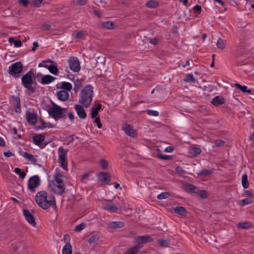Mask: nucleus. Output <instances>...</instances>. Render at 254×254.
<instances>
[{"label":"nucleus","mask_w":254,"mask_h":254,"mask_svg":"<svg viewBox=\"0 0 254 254\" xmlns=\"http://www.w3.org/2000/svg\"><path fill=\"white\" fill-rule=\"evenodd\" d=\"M35 201L37 204L44 209H47L51 206L55 209L57 208L55 197L53 195H48L45 190L39 191L35 196Z\"/></svg>","instance_id":"nucleus-1"},{"label":"nucleus","mask_w":254,"mask_h":254,"mask_svg":"<svg viewBox=\"0 0 254 254\" xmlns=\"http://www.w3.org/2000/svg\"><path fill=\"white\" fill-rule=\"evenodd\" d=\"M93 97V88L91 85H87L82 89L80 92L79 103L85 108H88L92 103Z\"/></svg>","instance_id":"nucleus-2"},{"label":"nucleus","mask_w":254,"mask_h":254,"mask_svg":"<svg viewBox=\"0 0 254 254\" xmlns=\"http://www.w3.org/2000/svg\"><path fill=\"white\" fill-rule=\"evenodd\" d=\"M66 108H63L54 103H52V107L48 109L49 115L57 121L61 119H65Z\"/></svg>","instance_id":"nucleus-3"},{"label":"nucleus","mask_w":254,"mask_h":254,"mask_svg":"<svg viewBox=\"0 0 254 254\" xmlns=\"http://www.w3.org/2000/svg\"><path fill=\"white\" fill-rule=\"evenodd\" d=\"M34 75V71L32 70H29L27 73L23 75L21 78L22 84L27 90L30 92H34L35 88L33 87V83L32 76Z\"/></svg>","instance_id":"nucleus-4"},{"label":"nucleus","mask_w":254,"mask_h":254,"mask_svg":"<svg viewBox=\"0 0 254 254\" xmlns=\"http://www.w3.org/2000/svg\"><path fill=\"white\" fill-rule=\"evenodd\" d=\"M67 152L68 149H65L62 147H60L58 149V162L60 164V166L65 171H68L67 161L66 159Z\"/></svg>","instance_id":"nucleus-5"},{"label":"nucleus","mask_w":254,"mask_h":254,"mask_svg":"<svg viewBox=\"0 0 254 254\" xmlns=\"http://www.w3.org/2000/svg\"><path fill=\"white\" fill-rule=\"evenodd\" d=\"M102 208L110 212L117 213H120L122 210L121 206L114 203L111 200H107L106 202L103 203Z\"/></svg>","instance_id":"nucleus-6"},{"label":"nucleus","mask_w":254,"mask_h":254,"mask_svg":"<svg viewBox=\"0 0 254 254\" xmlns=\"http://www.w3.org/2000/svg\"><path fill=\"white\" fill-rule=\"evenodd\" d=\"M23 68V66L21 62H16L9 66L8 73L11 76H15L17 74L20 73Z\"/></svg>","instance_id":"nucleus-7"},{"label":"nucleus","mask_w":254,"mask_h":254,"mask_svg":"<svg viewBox=\"0 0 254 254\" xmlns=\"http://www.w3.org/2000/svg\"><path fill=\"white\" fill-rule=\"evenodd\" d=\"M68 63L71 70L74 72H78L80 69V63L78 59L74 57H70Z\"/></svg>","instance_id":"nucleus-8"},{"label":"nucleus","mask_w":254,"mask_h":254,"mask_svg":"<svg viewBox=\"0 0 254 254\" xmlns=\"http://www.w3.org/2000/svg\"><path fill=\"white\" fill-rule=\"evenodd\" d=\"M49 187L55 193L60 195H62L64 192L65 189L64 184H50Z\"/></svg>","instance_id":"nucleus-9"},{"label":"nucleus","mask_w":254,"mask_h":254,"mask_svg":"<svg viewBox=\"0 0 254 254\" xmlns=\"http://www.w3.org/2000/svg\"><path fill=\"white\" fill-rule=\"evenodd\" d=\"M40 179L38 176L31 177L28 181V189L31 191H34L35 189L39 185Z\"/></svg>","instance_id":"nucleus-10"},{"label":"nucleus","mask_w":254,"mask_h":254,"mask_svg":"<svg viewBox=\"0 0 254 254\" xmlns=\"http://www.w3.org/2000/svg\"><path fill=\"white\" fill-rule=\"evenodd\" d=\"M122 129L127 135L131 137L134 138L137 135L136 130L134 129L133 127L129 125H124L122 127Z\"/></svg>","instance_id":"nucleus-11"},{"label":"nucleus","mask_w":254,"mask_h":254,"mask_svg":"<svg viewBox=\"0 0 254 254\" xmlns=\"http://www.w3.org/2000/svg\"><path fill=\"white\" fill-rule=\"evenodd\" d=\"M45 138V135L36 134L33 136V141L36 145L39 146L41 148H43L46 145V144L42 143Z\"/></svg>","instance_id":"nucleus-12"},{"label":"nucleus","mask_w":254,"mask_h":254,"mask_svg":"<svg viewBox=\"0 0 254 254\" xmlns=\"http://www.w3.org/2000/svg\"><path fill=\"white\" fill-rule=\"evenodd\" d=\"M23 214L25 217V219L27 222L32 226H35L36 225V222L35 218L32 213L27 209L23 210Z\"/></svg>","instance_id":"nucleus-13"},{"label":"nucleus","mask_w":254,"mask_h":254,"mask_svg":"<svg viewBox=\"0 0 254 254\" xmlns=\"http://www.w3.org/2000/svg\"><path fill=\"white\" fill-rule=\"evenodd\" d=\"M83 105L76 104L74 105L75 110L78 116V117L81 119H84L86 117V113L84 109Z\"/></svg>","instance_id":"nucleus-14"},{"label":"nucleus","mask_w":254,"mask_h":254,"mask_svg":"<svg viewBox=\"0 0 254 254\" xmlns=\"http://www.w3.org/2000/svg\"><path fill=\"white\" fill-rule=\"evenodd\" d=\"M153 239L149 236H139L135 238V242L138 245L141 244H145L152 242Z\"/></svg>","instance_id":"nucleus-15"},{"label":"nucleus","mask_w":254,"mask_h":254,"mask_svg":"<svg viewBox=\"0 0 254 254\" xmlns=\"http://www.w3.org/2000/svg\"><path fill=\"white\" fill-rule=\"evenodd\" d=\"M11 102L15 108V112L17 113H20L21 111V109L20 101L19 98L17 96L12 97V99L11 100Z\"/></svg>","instance_id":"nucleus-16"},{"label":"nucleus","mask_w":254,"mask_h":254,"mask_svg":"<svg viewBox=\"0 0 254 254\" xmlns=\"http://www.w3.org/2000/svg\"><path fill=\"white\" fill-rule=\"evenodd\" d=\"M19 154L24 157L26 159L30 161L34 164H36L37 161V159L31 154H29L27 152H22L21 150L19 152Z\"/></svg>","instance_id":"nucleus-17"},{"label":"nucleus","mask_w":254,"mask_h":254,"mask_svg":"<svg viewBox=\"0 0 254 254\" xmlns=\"http://www.w3.org/2000/svg\"><path fill=\"white\" fill-rule=\"evenodd\" d=\"M125 224L122 221H113L108 223V227L112 229H116L123 228Z\"/></svg>","instance_id":"nucleus-18"},{"label":"nucleus","mask_w":254,"mask_h":254,"mask_svg":"<svg viewBox=\"0 0 254 254\" xmlns=\"http://www.w3.org/2000/svg\"><path fill=\"white\" fill-rule=\"evenodd\" d=\"M98 178L100 181L104 184H107L110 180L109 173L106 172H100L98 175Z\"/></svg>","instance_id":"nucleus-19"},{"label":"nucleus","mask_w":254,"mask_h":254,"mask_svg":"<svg viewBox=\"0 0 254 254\" xmlns=\"http://www.w3.org/2000/svg\"><path fill=\"white\" fill-rule=\"evenodd\" d=\"M183 187L184 190L190 193L197 192V188L195 186L191 184L186 183L183 185Z\"/></svg>","instance_id":"nucleus-20"},{"label":"nucleus","mask_w":254,"mask_h":254,"mask_svg":"<svg viewBox=\"0 0 254 254\" xmlns=\"http://www.w3.org/2000/svg\"><path fill=\"white\" fill-rule=\"evenodd\" d=\"M58 99L62 101H66L69 98V93L65 90H61L57 93Z\"/></svg>","instance_id":"nucleus-21"},{"label":"nucleus","mask_w":254,"mask_h":254,"mask_svg":"<svg viewBox=\"0 0 254 254\" xmlns=\"http://www.w3.org/2000/svg\"><path fill=\"white\" fill-rule=\"evenodd\" d=\"M87 35V32L84 30L75 31L72 34L74 39H82Z\"/></svg>","instance_id":"nucleus-22"},{"label":"nucleus","mask_w":254,"mask_h":254,"mask_svg":"<svg viewBox=\"0 0 254 254\" xmlns=\"http://www.w3.org/2000/svg\"><path fill=\"white\" fill-rule=\"evenodd\" d=\"M201 152L200 148L196 147H191L189 149V153L191 157H196Z\"/></svg>","instance_id":"nucleus-23"},{"label":"nucleus","mask_w":254,"mask_h":254,"mask_svg":"<svg viewBox=\"0 0 254 254\" xmlns=\"http://www.w3.org/2000/svg\"><path fill=\"white\" fill-rule=\"evenodd\" d=\"M56 79L55 77L50 75H44L41 81V83L42 84H48L53 82Z\"/></svg>","instance_id":"nucleus-24"},{"label":"nucleus","mask_w":254,"mask_h":254,"mask_svg":"<svg viewBox=\"0 0 254 254\" xmlns=\"http://www.w3.org/2000/svg\"><path fill=\"white\" fill-rule=\"evenodd\" d=\"M225 101V99L224 98L217 96L213 99L212 104L215 106H217L224 104Z\"/></svg>","instance_id":"nucleus-25"},{"label":"nucleus","mask_w":254,"mask_h":254,"mask_svg":"<svg viewBox=\"0 0 254 254\" xmlns=\"http://www.w3.org/2000/svg\"><path fill=\"white\" fill-rule=\"evenodd\" d=\"M27 120L28 123H31L32 125H35L37 121V118L36 115L32 113L27 112L26 113Z\"/></svg>","instance_id":"nucleus-26"},{"label":"nucleus","mask_w":254,"mask_h":254,"mask_svg":"<svg viewBox=\"0 0 254 254\" xmlns=\"http://www.w3.org/2000/svg\"><path fill=\"white\" fill-rule=\"evenodd\" d=\"M142 247L140 245L135 246L127 250L125 254H136Z\"/></svg>","instance_id":"nucleus-27"},{"label":"nucleus","mask_w":254,"mask_h":254,"mask_svg":"<svg viewBox=\"0 0 254 254\" xmlns=\"http://www.w3.org/2000/svg\"><path fill=\"white\" fill-rule=\"evenodd\" d=\"M102 105L100 104L97 105L96 107H93L91 109V117L93 119L95 118L98 114V112L101 109Z\"/></svg>","instance_id":"nucleus-28"},{"label":"nucleus","mask_w":254,"mask_h":254,"mask_svg":"<svg viewBox=\"0 0 254 254\" xmlns=\"http://www.w3.org/2000/svg\"><path fill=\"white\" fill-rule=\"evenodd\" d=\"M54 181L50 184H64L62 179V175L59 173H56L54 175Z\"/></svg>","instance_id":"nucleus-29"},{"label":"nucleus","mask_w":254,"mask_h":254,"mask_svg":"<svg viewBox=\"0 0 254 254\" xmlns=\"http://www.w3.org/2000/svg\"><path fill=\"white\" fill-rule=\"evenodd\" d=\"M62 253L63 254H72V247L69 243H66L64 245Z\"/></svg>","instance_id":"nucleus-30"},{"label":"nucleus","mask_w":254,"mask_h":254,"mask_svg":"<svg viewBox=\"0 0 254 254\" xmlns=\"http://www.w3.org/2000/svg\"><path fill=\"white\" fill-rule=\"evenodd\" d=\"M145 5L148 8H154L157 7L159 4L155 0H150L146 2Z\"/></svg>","instance_id":"nucleus-31"},{"label":"nucleus","mask_w":254,"mask_h":254,"mask_svg":"<svg viewBox=\"0 0 254 254\" xmlns=\"http://www.w3.org/2000/svg\"><path fill=\"white\" fill-rule=\"evenodd\" d=\"M174 212L176 213L179 214L182 216L185 215L187 213V211L185 208L181 206H178L175 207L174 208Z\"/></svg>","instance_id":"nucleus-32"},{"label":"nucleus","mask_w":254,"mask_h":254,"mask_svg":"<svg viewBox=\"0 0 254 254\" xmlns=\"http://www.w3.org/2000/svg\"><path fill=\"white\" fill-rule=\"evenodd\" d=\"M252 223L246 222L238 223L237 226L238 228L240 229H248L252 226Z\"/></svg>","instance_id":"nucleus-33"},{"label":"nucleus","mask_w":254,"mask_h":254,"mask_svg":"<svg viewBox=\"0 0 254 254\" xmlns=\"http://www.w3.org/2000/svg\"><path fill=\"white\" fill-rule=\"evenodd\" d=\"M216 46L218 48L220 49H224L226 46V41L224 40L219 38L217 41Z\"/></svg>","instance_id":"nucleus-34"},{"label":"nucleus","mask_w":254,"mask_h":254,"mask_svg":"<svg viewBox=\"0 0 254 254\" xmlns=\"http://www.w3.org/2000/svg\"><path fill=\"white\" fill-rule=\"evenodd\" d=\"M242 184L243 187L245 189L248 188L249 186L248 176L246 174H244L242 176Z\"/></svg>","instance_id":"nucleus-35"},{"label":"nucleus","mask_w":254,"mask_h":254,"mask_svg":"<svg viewBox=\"0 0 254 254\" xmlns=\"http://www.w3.org/2000/svg\"><path fill=\"white\" fill-rule=\"evenodd\" d=\"M61 88L67 91H70L72 89V85L69 82H62L61 83Z\"/></svg>","instance_id":"nucleus-36"},{"label":"nucleus","mask_w":254,"mask_h":254,"mask_svg":"<svg viewBox=\"0 0 254 254\" xmlns=\"http://www.w3.org/2000/svg\"><path fill=\"white\" fill-rule=\"evenodd\" d=\"M235 86L240 89L243 92H247L248 93H251L252 91L251 90H248V87L246 86H242L239 83H236Z\"/></svg>","instance_id":"nucleus-37"},{"label":"nucleus","mask_w":254,"mask_h":254,"mask_svg":"<svg viewBox=\"0 0 254 254\" xmlns=\"http://www.w3.org/2000/svg\"><path fill=\"white\" fill-rule=\"evenodd\" d=\"M158 242L160 246L164 248L168 247L170 245L169 241L167 240L159 239Z\"/></svg>","instance_id":"nucleus-38"},{"label":"nucleus","mask_w":254,"mask_h":254,"mask_svg":"<svg viewBox=\"0 0 254 254\" xmlns=\"http://www.w3.org/2000/svg\"><path fill=\"white\" fill-rule=\"evenodd\" d=\"M103 27L107 29H112L114 27V24L111 21H106L102 24Z\"/></svg>","instance_id":"nucleus-39"},{"label":"nucleus","mask_w":254,"mask_h":254,"mask_svg":"<svg viewBox=\"0 0 254 254\" xmlns=\"http://www.w3.org/2000/svg\"><path fill=\"white\" fill-rule=\"evenodd\" d=\"M48 69L50 72L54 74H57L58 72V69L57 67L54 65H50L48 66Z\"/></svg>","instance_id":"nucleus-40"},{"label":"nucleus","mask_w":254,"mask_h":254,"mask_svg":"<svg viewBox=\"0 0 254 254\" xmlns=\"http://www.w3.org/2000/svg\"><path fill=\"white\" fill-rule=\"evenodd\" d=\"M170 196V194L168 192H163L158 194L157 196V199H164L168 198Z\"/></svg>","instance_id":"nucleus-41"},{"label":"nucleus","mask_w":254,"mask_h":254,"mask_svg":"<svg viewBox=\"0 0 254 254\" xmlns=\"http://www.w3.org/2000/svg\"><path fill=\"white\" fill-rule=\"evenodd\" d=\"M86 227V224L84 223H81L80 224L77 225L74 228V231L76 232H79L83 230Z\"/></svg>","instance_id":"nucleus-42"},{"label":"nucleus","mask_w":254,"mask_h":254,"mask_svg":"<svg viewBox=\"0 0 254 254\" xmlns=\"http://www.w3.org/2000/svg\"><path fill=\"white\" fill-rule=\"evenodd\" d=\"M184 80L186 82H192L193 83L195 82V80L192 74H188L184 79Z\"/></svg>","instance_id":"nucleus-43"},{"label":"nucleus","mask_w":254,"mask_h":254,"mask_svg":"<svg viewBox=\"0 0 254 254\" xmlns=\"http://www.w3.org/2000/svg\"><path fill=\"white\" fill-rule=\"evenodd\" d=\"M82 84V82L81 79H77L74 82V90H78L79 89Z\"/></svg>","instance_id":"nucleus-44"},{"label":"nucleus","mask_w":254,"mask_h":254,"mask_svg":"<svg viewBox=\"0 0 254 254\" xmlns=\"http://www.w3.org/2000/svg\"><path fill=\"white\" fill-rule=\"evenodd\" d=\"M211 174H212L211 171L206 170V169H204V170H202V171H201L198 174L199 175H201L202 176H208L210 175Z\"/></svg>","instance_id":"nucleus-45"},{"label":"nucleus","mask_w":254,"mask_h":254,"mask_svg":"<svg viewBox=\"0 0 254 254\" xmlns=\"http://www.w3.org/2000/svg\"><path fill=\"white\" fill-rule=\"evenodd\" d=\"M198 194V195L201 198H205L207 197V192L206 190H197V192L196 193Z\"/></svg>","instance_id":"nucleus-46"},{"label":"nucleus","mask_w":254,"mask_h":254,"mask_svg":"<svg viewBox=\"0 0 254 254\" xmlns=\"http://www.w3.org/2000/svg\"><path fill=\"white\" fill-rule=\"evenodd\" d=\"M252 200L250 198H245L239 202V204L241 206H244L252 202Z\"/></svg>","instance_id":"nucleus-47"},{"label":"nucleus","mask_w":254,"mask_h":254,"mask_svg":"<svg viewBox=\"0 0 254 254\" xmlns=\"http://www.w3.org/2000/svg\"><path fill=\"white\" fill-rule=\"evenodd\" d=\"M98 239L99 238L97 235H92L89 238L88 243L90 244L96 243Z\"/></svg>","instance_id":"nucleus-48"},{"label":"nucleus","mask_w":254,"mask_h":254,"mask_svg":"<svg viewBox=\"0 0 254 254\" xmlns=\"http://www.w3.org/2000/svg\"><path fill=\"white\" fill-rule=\"evenodd\" d=\"M147 114L151 116H159V112L156 111L148 110L147 111Z\"/></svg>","instance_id":"nucleus-49"},{"label":"nucleus","mask_w":254,"mask_h":254,"mask_svg":"<svg viewBox=\"0 0 254 254\" xmlns=\"http://www.w3.org/2000/svg\"><path fill=\"white\" fill-rule=\"evenodd\" d=\"M40 124H41V125L39 127V128L40 129H43V128H44L47 127H53V126L52 125H51L50 124H49V125H47L46 123L43 120H42L41 121Z\"/></svg>","instance_id":"nucleus-50"},{"label":"nucleus","mask_w":254,"mask_h":254,"mask_svg":"<svg viewBox=\"0 0 254 254\" xmlns=\"http://www.w3.org/2000/svg\"><path fill=\"white\" fill-rule=\"evenodd\" d=\"M100 165L103 169H106L108 165V163L106 160L102 159L100 161Z\"/></svg>","instance_id":"nucleus-51"},{"label":"nucleus","mask_w":254,"mask_h":254,"mask_svg":"<svg viewBox=\"0 0 254 254\" xmlns=\"http://www.w3.org/2000/svg\"><path fill=\"white\" fill-rule=\"evenodd\" d=\"M29 0H18V2L19 4H22L25 7H27L29 4Z\"/></svg>","instance_id":"nucleus-52"},{"label":"nucleus","mask_w":254,"mask_h":254,"mask_svg":"<svg viewBox=\"0 0 254 254\" xmlns=\"http://www.w3.org/2000/svg\"><path fill=\"white\" fill-rule=\"evenodd\" d=\"M94 123L97 124L98 128H100L102 127V124L100 122V119L99 117L95 118Z\"/></svg>","instance_id":"nucleus-53"},{"label":"nucleus","mask_w":254,"mask_h":254,"mask_svg":"<svg viewBox=\"0 0 254 254\" xmlns=\"http://www.w3.org/2000/svg\"><path fill=\"white\" fill-rule=\"evenodd\" d=\"M225 142L222 140L217 139L215 141V146H221L224 144Z\"/></svg>","instance_id":"nucleus-54"},{"label":"nucleus","mask_w":254,"mask_h":254,"mask_svg":"<svg viewBox=\"0 0 254 254\" xmlns=\"http://www.w3.org/2000/svg\"><path fill=\"white\" fill-rule=\"evenodd\" d=\"M158 158L163 160H169L172 159V157L169 155H160L158 156Z\"/></svg>","instance_id":"nucleus-55"},{"label":"nucleus","mask_w":254,"mask_h":254,"mask_svg":"<svg viewBox=\"0 0 254 254\" xmlns=\"http://www.w3.org/2000/svg\"><path fill=\"white\" fill-rule=\"evenodd\" d=\"M14 46L16 47H20L22 46V44L20 40H14L13 42Z\"/></svg>","instance_id":"nucleus-56"},{"label":"nucleus","mask_w":254,"mask_h":254,"mask_svg":"<svg viewBox=\"0 0 254 254\" xmlns=\"http://www.w3.org/2000/svg\"><path fill=\"white\" fill-rule=\"evenodd\" d=\"M176 171L180 174H183L185 173V171L182 169V167L178 166L176 168Z\"/></svg>","instance_id":"nucleus-57"},{"label":"nucleus","mask_w":254,"mask_h":254,"mask_svg":"<svg viewBox=\"0 0 254 254\" xmlns=\"http://www.w3.org/2000/svg\"><path fill=\"white\" fill-rule=\"evenodd\" d=\"M193 9L196 11L200 13L201 11V7L199 5H196L193 7Z\"/></svg>","instance_id":"nucleus-58"},{"label":"nucleus","mask_w":254,"mask_h":254,"mask_svg":"<svg viewBox=\"0 0 254 254\" xmlns=\"http://www.w3.org/2000/svg\"><path fill=\"white\" fill-rule=\"evenodd\" d=\"M89 175L88 173H85L81 177V181L83 183L85 182V180L87 179Z\"/></svg>","instance_id":"nucleus-59"},{"label":"nucleus","mask_w":254,"mask_h":254,"mask_svg":"<svg viewBox=\"0 0 254 254\" xmlns=\"http://www.w3.org/2000/svg\"><path fill=\"white\" fill-rule=\"evenodd\" d=\"M43 0H34V3L35 6L39 7Z\"/></svg>","instance_id":"nucleus-60"},{"label":"nucleus","mask_w":254,"mask_h":254,"mask_svg":"<svg viewBox=\"0 0 254 254\" xmlns=\"http://www.w3.org/2000/svg\"><path fill=\"white\" fill-rule=\"evenodd\" d=\"M174 150L173 146H169L165 148V151L166 152H172Z\"/></svg>","instance_id":"nucleus-61"},{"label":"nucleus","mask_w":254,"mask_h":254,"mask_svg":"<svg viewBox=\"0 0 254 254\" xmlns=\"http://www.w3.org/2000/svg\"><path fill=\"white\" fill-rule=\"evenodd\" d=\"M3 154L4 156L7 157L13 155V154L9 151L4 152Z\"/></svg>","instance_id":"nucleus-62"},{"label":"nucleus","mask_w":254,"mask_h":254,"mask_svg":"<svg viewBox=\"0 0 254 254\" xmlns=\"http://www.w3.org/2000/svg\"><path fill=\"white\" fill-rule=\"evenodd\" d=\"M77 3L80 5H84L87 3V0H78Z\"/></svg>","instance_id":"nucleus-63"},{"label":"nucleus","mask_w":254,"mask_h":254,"mask_svg":"<svg viewBox=\"0 0 254 254\" xmlns=\"http://www.w3.org/2000/svg\"><path fill=\"white\" fill-rule=\"evenodd\" d=\"M68 118L69 119V120L70 121H72L74 120V115L73 114V113L72 112H69L68 114Z\"/></svg>","instance_id":"nucleus-64"}]
</instances>
